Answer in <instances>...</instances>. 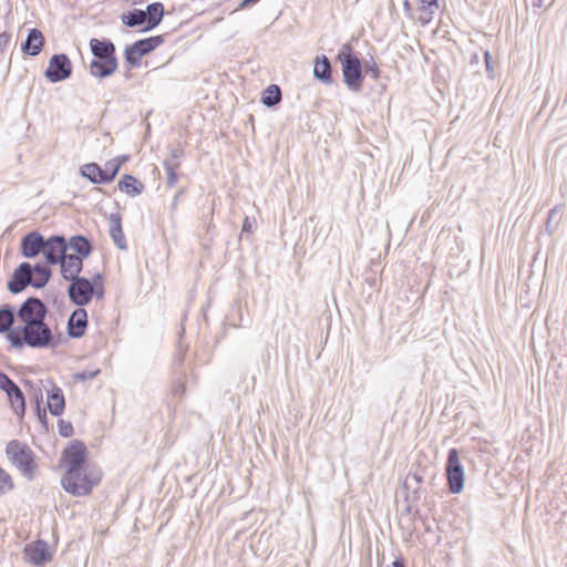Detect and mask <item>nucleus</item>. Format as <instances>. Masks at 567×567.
Masks as SVG:
<instances>
[{
	"label": "nucleus",
	"instance_id": "nucleus-48",
	"mask_svg": "<svg viewBox=\"0 0 567 567\" xmlns=\"http://www.w3.org/2000/svg\"><path fill=\"white\" fill-rule=\"evenodd\" d=\"M37 414H38L39 421L45 426L47 422H48V416H47L45 410L42 408H39V409H37Z\"/></svg>",
	"mask_w": 567,
	"mask_h": 567
},
{
	"label": "nucleus",
	"instance_id": "nucleus-10",
	"mask_svg": "<svg viewBox=\"0 0 567 567\" xmlns=\"http://www.w3.org/2000/svg\"><path fill=\"white\" fill-rule=\"evenodd\" d=\"M86 457L87 449L85 444L78 440L71 442L62 453V460L65 463V472L72 475L75 470L87 466Z\"/></svg>",
	"mask_w": 567,
	"mask_h": 567
},
{
	"label": "nucleus",
	"instance_id": "nucleus-32",
	"mask_svg": "<svg viewBox=\"0 0 567 567\" xmlns=\"http://www.w3.org/2000/svg\"><path fill=\"white\" fill-rule=\"evenodd\" d=\"M128 161V155H118L115 158L106 162L105 168L110 176L111 183L115 179L118 174L121 166Z\"/></svg>",
	"mask_w": 567,
	"mask_h": 567
},
{
	"label": "nucleus",
	"instance_id": "nucleus-6",
	"mask_svg": "<svg viewBox=\"0 0 567 567\" xmlns=\"http://www.w3.org/2000/svg\"><path fill=\"white\" fill-rule=\"evenodd\" d=\"M445 474L450 492L452 494L461 493L464 488L465 474L460 461L458 451L455 447L450 449L447 452Z\"/></svg>",
	"mask_w": 567,
	"mask_h": 567
},
{
	"label": "nucleus",
	"instance_id": "nucleus-17",
	"mask_svg": "<svg viewBox=\"0 0 567 567\" xmlns=\"http://www.w3.org/2000/svg\"><path fill=\"white\" fill-rule=\"evenodd\" d=\"M58 264L60 265L61 276L64 280L72 281L81 277L80 274L83 269V259L66 252Z\"/></svg>",
	"mask_w": 567,
	"mask_h": 567
},
{
	"label": "nucleus",
	"instance_id": "nucleus-14",
	"mask_svg": "<svg viewBox=\"0 0 567 567\" xmlns=\"http://www.w3.org/2000/svg\"><path fill=\"white\" fill-rule=\"evenodd\" d=\"M44 389L47 390V404L50 413L53 416L62 415L65 409V399L62 389L51 380H47Z\"/></svg>",
	"mask_w": 567,
	"mask_h": 567
},
{
	"label": "nucleus",
	"instance_id": "nucleus-50",
	"mask_svg": "<svg viewBox=\"0 0 567 567\" xmlns=\"http://www.w3.org/2000/svg\"><path fill=\"white\" fill-rule=\"evenodd\" d=\"M484 59H485V64H486V71H487L488 73H491V72H492V70H493V69H492V65H491L492 56H491V53H489L488 51H486V52L484 53Z\"/></svg>",
	"mask_w": 567,
	"mask_h": 567
},
{
	"label": "nucleus",
	"instance_id": "nucleus-42",
	"mask_svg": "<svg viewBox=\"0 0 567 567\" xmlns=\"http://www.w3.org/2000/svg\"><path fill=\"white\" fill-rule=\"evenodd\" d=\"M184 156V150L181 147H172L169 151V157L165 161L179 162Z\"/></svg>",
	"mask_w": 567,
	"mask_h": 567
},
{
	"label": "nucleus",
	"instance_id": "nucleus-33",
	"mask_svg": "<svg viewBox=\"0 0 567 567\" xmlns=\"http://www.w3.org/2000/svg\"><path fill=\"white\" fill-rule=\"evenodd\" d=\"M163 166L167 174V185L169 187L175 186L178 179L177 169L181 166V162L164 161Z\"/></svg>",
	"mask_w": 567,
	"mask_h": 567
},
{
	"label": "nucleus",
	"instance_id": "nucleus-35",
	"mask_svg": "<svg viewBox=\"0 0 567 567\" xmlns=\"http://www.w3.org/2000/svg\"><path fill=\"white\" fill-rule=\"evenodd\" d=\"M439 8L437 0H421V10L427 14V17H421L422 24H426L432 20V14Z\"/></svg>",
	"mask_w": 567,
	"mask_h": 567
},
{
	"label": "nucleus",
	"instance_id": "nucleus-45",
	"mask_svg": "<svg viewBox=\"0 0 567 567\" xmlns=\"http://www.w3.org/2000/svg\"><path fill=\"white\" fill-rule=\"evenodd\" d=\"M252 233V221L249 219V217H245L243 221V228H241V237L245 235H249Z\"/></svg>",
	"mask_w": 567,
	"mask_h": 567
},
{
	"label": "nucleus",
	"instance_id": "nucleus-24",
	"mask_svg": "<svg viewBox=\"0 0 567 567\" xmlns=\"http://www.w3.org/2000/svg\"><path fill=\"white\" fill-rule=\"evenodd\" d=\"M110 236L114 245L120 249H126V239L122 228V217L120 214L114 213L110 215Z\"/></svg>",
	"mask_w": 567,
	"mask_h": 567
},
{
	"label": "nucleus",
	"instance_id": "nucleus-44",
	"mask_svg": "<svg viewBox=\"0 0 567 567\" xmlns=\"http://www.w3.org/2000/svg\"><path fill=\"white\" fill-rule=\"evenodd\" d=\"M14 381L7 373L0 370V389L7 390Z\"/></svg>",
	"mask_w": 567,
	"mask_h": 567
},
{
	"label": "nucleus",
	"instance_id": "nucleus-49",
	"mask_svg": "<svg viewBox=\"0 0 567 567\" xmlns=\"http://www.w3.org/2000/svg\"><path fill=\"white\" fill-rule=\"evenodd\" d=\"M34 401H35V409L41 408V403H42V391H41V389L34 390Z\"/></svg>",
	"mask_w": 567,
	"mask_h": 567
},
{
	"label": "nucleus",
	"instance_id": "nucleus-23",
	"mask_svg": "<svg viewBox=\"0 0 567 567\" xmlns=\"http://www.w3.org/2000/svg\"><path fill=\"white\" fill-rule=\"evenodd\" d=\"M16 317L17 312L13 307L4 305L0 308V333H7L9 342L12 332L17 331V326H13Z\"/></svg>",
	"mask_w": 567,
	"mask_h": 567
},
{
	"label": "nucleus",
	"instance_id": "nucleus-47",
	"mask_svg": "<svg viewBox=\"0 0 567 567\" xmlns=\"http://www.w3.org/2000/svg\"><path fill=\"white\" fill-rule=\"evenodd\" d=\"M259 1L260 0H241L240 3L235 9V11H240V10L250 8V7L255 6L256 3H258Z\"/></svg>",
	"mask_w": 567,
	"mask_h": 567
},
{
	"label": "nucleus",
	"instance_id": "nucleus-39",
	"mask_svg": "<svg viewBox=\"0 0 567 567\" xmlns=\"http://www.w3.org/2000/svg\"><path fill=\"white\" fill-rule=\"evenodd\" d=\"M184 334V329H182V331L179 332V339H182ZM187 348L188 346L187 344H183L182 343V340L178 341L177 346H176V353L174 355V362L176 364H182L184 359H185V354L187 352Z\"/></svg>",
	"mask_w": 567,
	"mask_h": 567
},
{
	"label": "nucleus",
	"instance_id": "nucleus-13",
	"mask_svg": "<svg viewBox=\"0 0 567 567\" xmlns=\"http://www.w3.org/2000/svg\"><path fill=\"white\" fill-rule=\"evenodd\" d=\"M32 275V266L24 261L21 262L12 272L8 281V290L11 293H20L30 286V276Z\"/></svg>",
	"mask_w": 567,
	"mask_h": 567
},
{
	"label": "nucleus",
	"instance_id": "nucleus-29",
	"mask_svg": "<svg viewBox=\"0 0 567 567\" xmlns=\"http://www.w3.org/2000/svg\"><path fill=\"white\" fill-rule=\"evenodd\" d=\"M135 43L144 56L153 52L155 49H157L159 45L164 43V35H152L148 38L140 39L135 41Z\"/></svg>",
	"mask_w": 567,
	"mask_h": 567
},
{
	"label": "nucleus",
	"instance_id": "nucleus-26",
	"mask_svg": "<svg viewBox=\"0 0 567 567\" xmlns=\"http://www.w3.org/2000/svg\"><path fill=\"white\" fill-rule=\"evenodd\" d=\"M17 415L23 416L25 413V398L22 390L13 382L7 390H3Z\"/></svg>",
	"mask_w": 567,
	"mask_h": 567
},
{
	"label": "nucleus",
	"instance_id": "nucleus-27",
	"mask_svg": "<svg viewBox=\"0 0 567 567\" xmlns=\"http://www.w3.org/2000/svg\"><path fill=\"white\" fill-rule=\"evenodd\" d=\"M118 189L132 197L141 195L144 190V185L133 175L125 174L118 181Z\"/></svg>",
	"mask_w": 567,
	"mask_h": 567
},
{
	"label": "nucleus",
	"instance_id": "nucleus-5",
	"mask_svg": "<svg viewBox=\"0 0 567 567\" xmlns=\"http://www.w3.org/2000/svg\"><path fill=\"white\" fill-rule=\"evenodd\" d=\"M8 460L22 475L32 481L37 468L35 455L28 444L18 440H11L6 446Z\"/></svg>",
	"mask_w": 567,
	"mask_h": 567
},
{
	"label": "nucleus",
	"instance_id": "nucleus-18",
	"mask_svg": "<svg viewBox=\"0 0 567 567\" xmlns=\"http://www.w3.org/2000/svg\"><path fill=\"white\" fill-rule=\"evenodd\" d=\"M82 177L87 178L93 184H110L111 179L106 168H102L97 163H86L80 167Z\"/></svg>",
	"mask_w": 567,
	"mask_h": 567
},
{
	"label": "nucleus",
	"instance_id": "nucleus-2",
	"mask_svg": "<svg viewBox=\"0 0 567 567\" xmlns=\"http://www.w3.org/2000/svg\"><path fill=\"white\" fill-rule=\"evenodd\" d=\"M90 50L93 55L89 65L90 74L97 79L111 76L118 65L114 43L110 39L93 38Z\"/></svg>",
	"mask_w": 567,
	"mask_h": 567
},
{
	"label": "nucleus",
	"instance_id": "nucleus-21",
	"mask_svg": "<svg viewBox=\"0 0 567 567\" xmlns=\"http://www.w3.org/2000/svg\"><path fill=\"white\" fill-rule=\"evenodd\" d=\"M68 249L74 251L73 256L85 259L93 250L92 243L83 235H74L68 241Z\"/></svg>",
	"mask_w": 567,
	"mask_h": 567
},
{
	"label": "nucleus",
	"instance_id": "nucleus-9",
	"mask_svg": "<svg viewBox=\"0 0 567 567\" xmlns=\"http://www.w3.org/2000/svg\"><path fill=\"white\" fill-rule=\"evenodd\" d=\"M68 295L72 303L83 307L94 297V282L85 277L70 281Z\"/></svg>",
	"mask_w": 567,
	"mask_h": 567
},
{
	"label": "nucleus",
	"instance_id": "nucleus-7",
	"mask_svg": "<svg viewBox=\"0 0 567 567\" xmlns=\"http://www.w3.org/2000/svg\"><path fill=\"white\" fill-rule=\"evenodd\" d=\"M48 316V307L38 297L27 298L17 311L19 326H27L35 322L45 321Z\"/></svg>",
	"mask_w": 567,
	"mask_h": 567
},
{
	"label": "nucleus",
	"instance_id": "nucleus-31",
	"mask_svg": "<svg viewBox=\"0 0 567 567\" xmlns=\"http://www.w3.org/2000/svg\"><path fill=\"white\" fill-rule=\"evenodd\" d=\"M143 54L135 42L124 49V60L131 68L140 66Z\"/></svg>",
	"mask_w": 567,
	"mask_h": 567
},
{
	"label": "nucleus",
	"instance_id": "nucleus-51",
	"mask_svg": "<svg viewBox=\"0 0 567 567\" xmlns=\"http://www.w3.org/2000/svg\"><path fill=\"white\" fill-rule=\"evenodd\" d=\"M403 8H404L405 11H410L411 10V3H410L409 0H404Z\"/></svg>",
	"mask_w": 567,
	"mask_h": 567
},
{
	"label": "nucleus",
	"instance_id": "nucleus-8",
	"mask_svg": "<svg viewBox=\"0 0 567 567\" xmlns=\"http://www.w3.org/2000/svg\"><path fill=\"white\" fill-rule=\"evenodd\" d=\"M72 62L65 53L53 54L44 71V76L50 83H59L72 75Z\"/></svg>",
	"mask_w": 567,
	"mask_h": 567
},
{
	"label": "nucleus",
	"instance_id": "nucleus-37",
	"mask_svg": "<svg viewBox=\"0 0 567 567\" xmlns=\"http://www.w3.org/2000/svg\"><path fill=\"white\" fill-rule=\"evenodd\" d=\"M13 481L9 473L0 467V495H3L13 488Z\"/></svg>",
	"mask_w": 567,
	"mask_h": 567
},
{
	"label": "nucleus",
	"instance_id": "nucleus-25",
	"mask_svg": "<svg viewBox=\"0 0 567 567\" xmlns=\"http://www.w3.org/2000/svg\"><path fill=\"white\" fill-rule=\"evenodd\" d=\"M48 264H35L32 266V275L30 276V286L41 289L49 282L52 271Z\"/></svg>",
	"mask_w": 567,
	"mask_h": 567
},
{
	"label": "nucleus",
	"instance_id": "nucleus-4",
	"mask_svg": "<svg viewBox=\"0 0 567 567\" xmlns=\"http://www.w3.org/2000/svg\"><path fill=\"white\" fill-rule=\"evenodd\" d=\"M337 61L341 64L343 82L349 90L360 92L364 80L362 63L353 48L344 43L338 54Z\"/></svg>",
	"mask_w": 567,
	"mask_h": 567
},
{
	"label": "nucleus",
	"instance_id": "nucleus-30",
	"mask_svg": "<svg viewBox=\"0 0 567 567\" xmlns=\"http://www.w3.org/2000/svg\"><path fill=\"white\" fill-rule=\"evenodd\" d=\"M121 19L123 24L128 28L146 25L144 11L142 9H133L127 11L126 13L122 14Z\"/></svg>",
	"mask_w": 567,
	"mask_h": 567
},
{
	"label": "nucleus",
	"instance_id": "nucleus-46",
	"mask_svg": "<svg viewBox=\"0 0 567 567\" xmlns=\"http://www.w3.org/2000/svg\"><path fill=\"white\" fill-rule=\"evenodd\" d=\"M172 392L175 398H182L185 393V385L182 382H176L173 385Z\"/></svg>",
	"mask_w": 567,
	"mask_h": 567
},
{
	"label": "nucleus",
	"instance_id": "nucleus-15",
	"mask_svg": "<svg viewBox=\"0 0 567 567\" xmlns=\"http://www.w3.org/2000/svg\"><path fill=\"white\" fill-rule=\"evenodd\" d=\"M87 328V311L79 307L72 311L66 322L68 336L72 339H79L85 334Z\"/></svg>",
	"mask_w": 567,
	"mask_h": 567
},
{
	"label": "nucleus",
	"instance_id": "nucleus-16",
	"mask_svg": "<svg viewBox=\"0 0 567 567\" xmlns=\"http://www.w3.org/2000/svg\"><path fill=\"white\" fill-rule=\"evenodd\" d=\"M44 237L37 230L25 234L20 241V252L24 258H35L43 250Z\"/></svg>",
	"mask_w": 567,
	"mask_h": 567
},
{
	"label": "nucleus",
	"instance_id": "nucleus-1",
	"mask_svg": "<svg viewBox=\"0 0 567 567\" xmlns=\"http://www.w3.org/2000/svg\"><path fill=\"white\" fill-rule=\"evenodd\" d=\"M61 343V336L54 334L45 322H35L27 326H17V331L10 337V344L14 349L30 347L32 349H55Z\"/></svg>",
	"mask_w": 567,
	"mask_h": 567
},
{
	"label": "nucleus",
	"instance_id": "nucleus-34",
	"mask_svg": "<svg viewBox=\"0 0 567 567\" xmlns=\"http://www.w3.org/2000/svg\"><path fill=\"white\" fill-rule=\"evenodd\" d=\"M560 216L558 206H555L548 212L547 220H546V231L548 235H553L559 225Z\"/></svg>",
	"mask_w": 567,
	"mask_h": 567
},
{
	"label": "nucleus",
	"instance_id": "nucleus-3",
	"mask_svg": "<svg viewBox=\"0 0 567 567\" xmlns=\"http://www.w3.org/2000/svg\"><path fill=\"white\" fill-rule=\"evenodd\" d=\"M102 480V472L95 467L84 466L75 470L72 475L64 472L61 478L62 487L73 496L89 495Z\"/></svg>",
	"mask_w": 567,
	"mask_h": 567
},
{
	"label": "nucleus",
	"instance_id": "nucleus-38",
	"mask_svg": "<svg viewBox=\"0 0 567 567\" xmlns=\"http://www.w3.org/2000/svg\"><path fill=\"white\" fill-rule=\"evenodd\" d=\"M362 68H363V74L371 76L373 80L379 79L380 69H379L378 64L375 63V61L373 60V58H371L370 61H365L362 64Z\"/></svg>",
	"mask_w": 567,
	"mask_h": 567
},
{
	"label": "nucleus",
	"instance_id": "nucleus-36",
	"mask_svg": "<svg viewBox=\"0 0 567 567\" xmlns=\"http://www.w3.org/2000/svg\"><path fill=\"white\" fill-rule=\"evenodd\" d=\"M101 370L100 369H85V370H82V371H79L76 373L73 374V380L75 382H86L89 380H92L94 379L95 377H97L100 374Z\"/></svg>",
	"mask_w": 567,
	"mask_h": 567
},
{
	"label": "nucleus",
	"instance_id": "nucleus-40",
	"mask_svg": "<svg viewBox=\"0 0 567 567\" xmlns=\"http://www.w3.org/2000/svg\"><path fill=\"white\" fill-rule=\"evenodd\" d=\"M59 434L63 437H70L73 435L74 429L71 422L59 420L58 421Z\"/></svg>",
	"mask_w": 567,
	"mask_h": 567
},
{
	"label": "nucleus",
	"instance_id": "nucleus-19",
	"mask_svg": "<svg viewBox=\"0 0 567 567\" xmlns=\"http://www.w3.org/2000/svg\"><path fill=\"white\" fill-rule=\"evenodd\" d=\"M143 11L146 25L142 28V32H147L155 29L162 22L165 13L164 4L162 2L150 3Z\"/></svg>",
	"mask_w": 567,
	"mask_h": 567
},
{
	"label": "nucleus",
	"instance_id": "nucleus-28",
	"mask_svg": "<svg viewBox=\"0 0 567 567\" xmlns=\"http://www.w3.org/2000/svg\"><path fill=\"white\" fill-rule=\"evenodd\" d=\"M282 94L281 89L277 84L268 85L261 95V103L267 107H274L281 101Z\"/></svg>",
	"mask_w": 567,
	"mask_h": 567
},
{
	"label": "nucleus",
	"instance_id": "nucleus-43",
	"mask_svg": "<svg viewBox=\"0 0 567 567\" xmlns=\"http://www.w3.org/2000/svg\"><path fill=\"white\" fill-rule=\"evenodd\" d=\"M11 42V34L8 32L0 33V52H3Z\"/></svg>",
	"mask_w": 567,
	"mask_h": 567
},
{
	"label": "nucleus",
	"instance_id": "nucleus-20",
	"mask_svg": "<svg viewBox=\"0 0 567 567\" xmlns=\"http://www.w3.org/2000/svg\"><path fill=\"white\" fill-rule=\"evenodd\" d=\"M43 43H44V38H43L42 32L39 29L33 28V29L29 30V32L27 34V39H25L24 43L22 44L21 49H22L23 53H25L30 56H35L41 52Z\"/></svg>",
	"mask_w": 567,
	"mask_h": 567
},
{
	"label": "nucleus",
	"instance_id": "nucleus-22",
	"mask_svg": "<svg viewBox=\"0 0 567 567\" xmlns=\"http://www.w3.org/2000/svg\"><path fill=\"white\" fill-rule=\"evenodd\" d=\"M313 76L324 84L332 83V65L324 55L317 56L313 65Z\"/></svg>",
	"mask_w": 567,
	"mask_h": 567
},
{
	"label": "nucleus",
	"instance_id": "nucleus-11",
	"mask_svg": "<svg viewBox=\"0 0 567 567\" xmlns=\"http://www.w3.org/2000/svg\"><path fill=\"white\" fill-rule=\"evenodd\" d=\"M68 251V240L63 235H52L43 241L42 254L48 265H58Z\"/></svg>",
	"mask_w": 567,
	"mask_h": 567
},
{
	"label": "nucleus",
	"instance_id": "nucleus-41",
	"mask_svg": "<svg viewBox=\"0 0 567 567\" xmlns=\"http://www.w3.org/2000/svg\"><path fill=\"white\" fill-rule=\"evenodd\" d=\"M92 281L94 282V296L97 298V299H102L103 296H104V288H103V285H102V275L101 274H96Z\"/></svg>",
	"mask_w": 567,
	"mask_h": 567
},
{
	"label": "nucleus",
	"instance_id": "nucleus-12",
	"mask_svg": "<svg viewBox=\"0 0 567 567\" xmlns=\"http://www.w3.org/2000/svg\"><path fill=\"white\" fill-rule=\"evenodd\" d=\"M23 551L27 560L38 567L52 559V551L48 543L42 539L27 544Z\"/></svg>",
	"mask_w": 567,
	"mask_h": 567
}]
</instances>
